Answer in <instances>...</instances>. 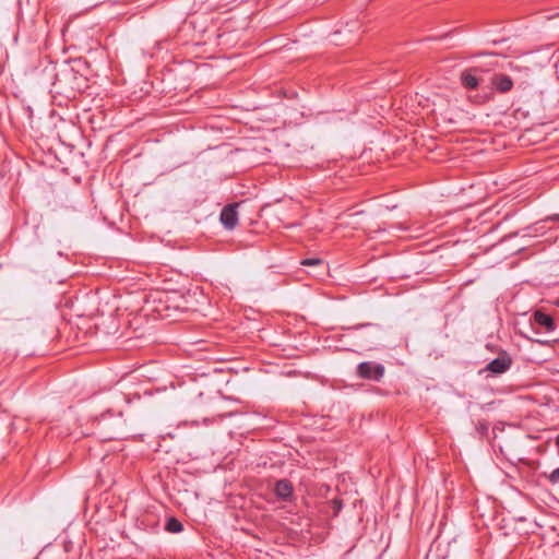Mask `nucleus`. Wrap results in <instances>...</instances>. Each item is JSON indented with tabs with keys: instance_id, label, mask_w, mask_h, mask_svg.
<instances>
[{
	"instance_id": "1",
	"label": "nucleus",
	"mask_w": 559,
	"mask_h": 559,
	"mask_svg": "<svg viewBox=\"0 0 559 559\" xmlns=\"http://www.w3.org/2000/svg\"><path fill=\"white\" fill-rule=\"evenodd\" d=\"M95 431L103 440H115L126 438L129 433L127 420L122 417V412L114 413L106 411L99 417L94 418Z\"/></svg>"
},
{
	"instance_id": "2",
	"label": "nucleus",
	"mask_w": 559,
	"mask_h": 559,
	"mask_svg": "<svg viewBox=\"0 0 559 559\" xmlns=\"http://www.w3.org/2000/svg\"><path fill=\"white\" fill-rule=\"evenodd\" d=\"M498 66L497 60H490L481 66H475L463 70L460 74V82L466 90H476L481 81V74L495 69Z\"/></svg>"
},
{
	"instance_id": "3",
	"label": "nucleus",
	"mask_w": 559,
	"mask_h": 559,
	"mask_svg": "<svg viewBox=\"0 0 559 559\" xmlns=\"http://www.w3.org/2000/svg\"><path fill=\"white\" fill-rule=\"evenodd\" d=\"M384 366L376 361H362L358 364L356 373L359 378L379 382L384 376Z\"/></svg>"
},
{
	"instance_id": "4",
	"label": "nucleus",
	"mask_w": 559,
	"mask_h": 559,
	"mask_svg": "<svg viewBox=\"0 0 559 559\" xmlns=\"http://www.w3.org/2000/svg\"><path fill=\"white\" fill-rule=\"evenodd\" d=\"M512 366V358L507 352H501L498 357L489 361L486 366V370L493 374L504 373Z\"/></svg>"
},
{
	"instance_id": "5",
	"label": "nucleus",
	"mask_w": 559,
	"mask_h": 559,
	"mask_svg": "<svg viewBox=\"0 0 559 559\" xmlns=\"http://www.w3.org/2000/svg\"><path fill=\"white\" fill-rule=\"evenodd\" d=\"M238 204H227L223 207L219 221L227 230H233L238 224Z\"/></svg>"
},
{
	"instance_id": "6",
	"label": "nucleus",
	"mask_w": 559,
	"mask_h": 559,
	"mask_svg": "<svg viewBox=\"0 0 559 559\" xmlns=\"http://www.w3.org/2000/svg\"><path fill=\"white\" fill-rule=\"evenodd\" d=\"M273 492L281 501H290L293 498L294 487L290 480L283 478L274 484Z\"/></svg>"
},
{
	"instance_id": "7",
	"label": "nucleus",
	"mask_w": 559,
	"mask_h": 559,
	"mask_svg": "<svg viewBox=\"0 0 559 559\" xmlns=\"http://www.w3.org/2000/svg\"><path fill=\"white\" fill-rule=\"evenodd\" d=\"M492 87L501 94L510 92L513 87L512 79L507 74L496 73L490 79Z\"/></svg>"
},
{
	"instance_id": "8",
	"label": "nucleus",
	"mask_w": 559,
	"mask_h": 559,
	"mask_svg": "<svg viewBox=\"0 0 559 559\" xmlns=\"http://www.w3.org/2000/svg\"><path fill=\"white\" fill-rule=\"evenodd\" d=\"M533 317L534 322L537 325L544 328L546 332H554L556 330V323L550 314L538 310L534 313Z\"/></svg>"
},
{
	"instance_id": "9",
	"label": "nucleus",
	"mask_w": 559,
	"mask_h": 559,
	"mask_svg": "<svg viewBox=\"0 0 559 559\" xmlns=\"http://www.w3.org/2000/svg\"><path fill=\"white\" fill-rule=\"evenodd\" d=\"M165 530L169 533H180L183 531V525L178 519L169 518L166 522Z\"/></svg>"
},
{
	"instance_id": "10",
	"label": "nucleus",
	"mask_w": 559,
	"mask_h": 559,
	"mask_svg": "<svg viewBox=\"0 0 559 559\" xmlns=\"http://www.w3.org/2000/svg\"><path fill=\"white\" fill-rule=\"evenodd\" d=\"M301 264L305 266H324V263L321 259L318 258H308L301 261Z\"/></svg>"
},
{
	"instance_id": "11",
	"label": "nucleus",
	"mask_w": 559,
	"mask_h": 559,
	"mask_svg": "<svg viewBox=\"0 0 559 559\" xmlns=\"http://www.w3.org/2000/svg\"><path fill=\"white\" fill-rule=\"evenodd\" d=\"M546 222H559V214L549 215L544 221L536 223L533 227L534 231H539L540 228H543V226L539 225Z\"/></svg>"
},
{
	"instance_id": "12",
	"label": "nucleus",
	"mask_w": 559,
	"mask_h": 559,
	"mask_svg": "<svg viewBox=\"0 0 559 559\" xmlns=\"http://www.w3.org/2000/svg\"><path fill=\"white\" fill-rule=\"evenodd\" d=\"M547 479L552 485L559 484V467L554 469L548 476Z\"/></svg>"
},
{
	"instance_id": "13",
	"label": "nucleus",
	"mask_w": 559,
	"mask_h": 559,
	"mask_svg": "<svg viewBox=\"0 0 559 559\" xmlns=\"http://www.w3.org/2000/svg\"><path fill=\"white\" fill-rule=\"evenodd\" d=\"M359 337L365 342V345L368 346V347H371V345H373L376 343V338L374 337H365V335H359Z\"/></svg>"
},
{
	"instance_id": "14",
	"label": "nucleus",
	"mask_w": 559,
	"mask_h": 559,
	"mask_svg": "<svg viewBox=\"0 0 559 559\" xmlns=\"http://www.w3.org/2000/svg\"><path fill=\"white\" fill-rule=\"evenodd\" d=\"M365 328H373V324H371V323L359 324V325L354 326L353 329L354 330H360V329H365Z\"/></svg>"
},
{
	"instance_id": "15",
	"label": "nucleus",
	"mask_w": 559,
	"mask_h": 559,
	"mask_svg": "<svg viewBox=\"0 0 559 559\" xmlns=\"http://www.w3.org/2000/svg\"><path fill=\"white\" fill-rule=\"evenodd\" d=\"M555 445L557 448V452H558V455H559V435L555 439Z\"/></svg>"
}]
</instances>
